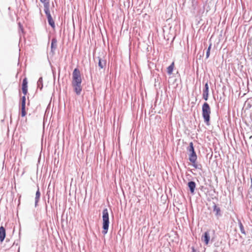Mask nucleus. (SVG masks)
<instances>
[{
    "label": "nucleus",
    "mask_w": 252,
    "mask_h": 252,
    "mask_svg": "<svg viewBox=\"0 0 252 252\" xmlns=\"http://www.w3.org/2000/svg\"><path fill=\"white\" fill-rule=\"evenodd\" d=\"M73 89L77 95H80L82 90L81 84H72Z\"/></svg>",
    "instance_id": "6"
},
{
    "label": "nucleus",
    "mask_w": 252,
    "mask_h": 252,
    "mask_svg": "<svg viewBox=\"0 0 252 252\" xmlns=\"http://www.w3.org/2000/svg\"><path fill=\"white\" fill-rule=\"evenodd\" d=\"M206 0L207 1L208 0Z\"/></svg>",
    "instance_id": "27"
},
{
    "label": "nucleus",
    "mask_w": 252,
    "mask_h": 252,
    "mask_svg": "<svg viewBox=\"0 0 252 252\" xmlns=\"http://www.w3.org/2000/svg\"><path fill=\"white\" fill-rule=\"evenodd\" d=\"M204 90H209V86L207 83H206L205 85V89Z\"/></svg>",
    "instance_id": "21"
},
{
    "label": "nucleus",
    "mask_w": 252,
    "mask_h": 252,
    "mask_svg": "<svg viewBox=\"0 0 252 252\" xmlns=\"http://www.w3.org/2000/svg\"><path fill=\"white\" fill-rule=\"evenodd\" d=\"M209 95V90H203V98L205 100H207Z\"/></svg>",
    "instance_id": "16"
},
{
    "label": "nucleus",
    "mask_w": 252,
    "mask_h": 252,
    "mask_svg": "<svg viewBox=\"0 0 252 252\" xmlns=\"http://www.w3.org/2000/svg\"><path fill=\"white\" fill-rule=\"evenodd\" d=\"M211 46H212V44L211 43L210 44L209 46L208 47V48L207 50L210 51L211 50Z\"/></svg>",
    "instance_id": "24"
},
{
    "label": "nucleus",
    "mask_w": 252,
    "mask_h": 252,
    "mask_svg": "<svg viewBox=\"0 0 252 252\" xmlns=\"http://www.w3.org/2000/svg\"><path fill=\"white\" fill-rule=\"evenodd\" d=\"M5 229L3 226L0 227V241L2 242L5 237Z\"/></svg>",
    "instance_id": "8"
},
{
    "label": "nucleus",
    "mask_w": 252,
    "mask_h": 252,
    "mask_svg": "<svg viewBox=\"0 0 252 252\" xmlns=\"http://www.w3.org/2000/svg\"><path fill=\"white\" fill-rule=\"evenodd\" d=\"M45 13L47 16V19L49 25L53 28H54L55 27V23L52 19L51 15L50 12L49 8H48L47 7L44 9Z\"/></svg>",
    "instance_id": "4"
},
{
    "label": "nucleus",
    "mask_w": 252,
    "mask_h": 252,
    "mask_svg": "<svg viewBox=\"0 0 252 252\" xmlns=\"http://www.w3.org/2000/svg\"><path fill=\"white\" fill-rule=\"evenodd\" d=\"M210 51L207 50L206 53V58H208L210 56Z\"/></svg>",
    "instance_id": "22"
},
{
    "label": "nucleus",
    "mask_w": 252,
    "mask_h": 252,
    "mask_svg": "<svg viewBox=\"0 0 252 252\" xmlns=\"http://www.w3.org/2000/svg\"><path fill=\"white\" fill-rule=\"evenodd\" d=\"M202 116L204 118V122L207 125H210V119L211 114V108L209 105L205 102L202 105Z\"/></svg>",
    "instance_id": "2"
},
{
    "label": "nucleus",
    "mask_w": 252,
    "mask_h": 252,
    "mask_svg": "<svg viewBox=\"0 0 252 252\" xmlns=\"http://www.w3.org/2000/svg\"><path fill=\"white\" fill-rule=\"evenodd\" d=\"M240 228L241 232L242 233H245L244 228L243 224L241 223H240Z\"/></svg>",
    "instance_id": "20"
},
{
    "label": "nucleus",
    "mask_w": 252,
    "mask_h": 252,
    "mask_svg": "<svg viewBox=\"0 0 252 252\" xmlns=\"http://www.w3.org/2000/svg\"><path fill=\"white\" fill-rule=\"evenodd\" d=\"M81 83L82 78L80 71L78 68H75L72 73V84Z\"/></svg>",
    "instance_id": "3"
},
{
    "label": "nucleus",
    "mask_w": 252,
    "mask_h": 252,
    "mask_svg": "<svg viewBox=\"0 0 252 252\" xmlns=\"http://www.w3.org/2000/svg\"><path fill=\"white\" fill-rule=\"evenodd\" d=\"M26 96H22L21 99V116L22 117H25L27 114L26 111Z\"/></svg>",
    "instance_id": "5"
},
{
    "label": "nucleus",
    "mask_w": 252,
    "mask_h": 252,
    "mask_svg": "<svg viewBox=\"0 0 252 252\" xmlns=\"http://www.w3.org/2000/svg\"><path fill=\"white\" fill-rule=\"evenodd\" d=\"M40 1L44 4V9L47 7L48 8H49L50 4L49 0H40Z\"/></svg>",
    "instance_id": "18"
},
{
    "label": "nucleus",
    "mask_w": 252,
    "mask_h": 252,
    "mask_svg": "<svg viewBox=\"0 0 252 252\" xmlns=\"http://www.w3.org/2000/svg\"><path fill=\"white\" fill-rule=\"evenodd\" d=\"M106 65V62L102 61L100 58H98V66L100 69L103 68Z\"/></svg>",
    "instance_id": "15"
},
{
    "label": "nucleus",
    "mask_w": 252,
    "mask_h": 252,
    "mask_svg": "<svg viewBox=\"0 0 252 252\" xmlns=\"http://www.w3.org/2000/svg\"><path fill=\"white\" fill-rule=\"evenodd\" d=\"M40 197V192L39 191V189H38L36 191V194H35V205H36L37 203H38L39 198Z\"/></svg>",
    "instance_id": "17"
},
{
    "label": "nucleus",
    "mask_w": 252,
    "mask_h": 252,
    "mask_svg": "<svg viewBox=\"0 0 252 252\" xmlns=\"http://www.w3.org/2000/svg\"><path fill=\"white\" fill-rule=\"evenodd\" d=\"M42 81V78H40L39 79V81Z\"/></svg>",
    "instance_id": "26"
},
{
    "label": "nucleus",
    "mask_w": 252,
    "mask_h": 252,
    "mask_svg": "<svg viewBox=\"0 0 252 252\" xmlns=\"http://www.w3.org/2000/svg\"><path fill=\"white\" fill-rule=\"evenodd\" d=\"M109 224V214L107 208L103 209L102 211V233L106 234L108 230Z\"/></svg>",
    "instance_id": "1"
},
{
    "label": "nucleus",
    "mask_w": 252,
    "mask_h": 252,
    "mask_svg": "<svg viewBox=\"0 0 252 252\" xmlns=\"http://www.w3.org/2000/svg\"><path fill=\"white\" fill-rule=\"evenodd\" d=\"M195 183L193 181H190L188 183V187H189L190 192L193 193L194 191V189L195 188Z\"/></svg>",
    "instance_id": "11"
},
{
    "label": "nucleus",
    "mask_w": 252,
    "mask_h": 252,
    "mask_svg": "<svg viewBox=\"0 0 252 252\" xmlns=\"http://www.w3.org/2000/svg\"><path fill=\"white\" fill-rule=\"evenodd\" d=\"M174 68V63L173 62L170 66L167 68V73L168 74H171L172 73L173 69Z\"/></svg>",
    "instance_id": "14"
},
{
    "label": "nucleus",
    "mask_w": 252,
    "mask_h": 252,
    "mask_svg": "<svg viewBox=\"0 0 252 252\" xmlns=\"http://www.w3.org/2000/svg\"><path fill=\"white\" fill-rule=\"evenodd\" d=\"M210 240V236L208 232H205L204 235L202 237V240L203 241L206 245H207Z\"/></svg>",
    "instance_id": "10"
},
{
    "label": "nucleus",
    "mask_w": 252,
    "mask_h": 252,
    "mask_svg": "<svg viewBox=\"0 0 252 252\" xmlns=\"http://www.w3.org/2000/svg\"><path fill=\"white\" fill-rule=\"evenodd\" d=\"M188 151L190 153L195 152L192 142H190L189 143V148L188 149Z\"/></svg>",
    "instance_id": "19"
},
{
    "label": "nucleus",
    "mask_w": 252,
    "mask_h": 252,
    "mask_svg": "<svg viewBox=\"0 0 252 252\" xmlns=\"http://www.w3.org/2000/svg\"><path fill=\"white\" fill-rule=\"evenodd\" d=\"M197 159V156L195 152L190 153L189 157V161L192 163H194Z\"/></svg>",
    "instance_id": "9"
},
{
    "label": "nucleus",
    "mask_w": 252,
    "mask_h": 252,
    "mask_svg": "<svg viewBox=\"0 0 252 252\" xmlns=\"http://www.w3.org/2000/svg\"><path fill=\"white\" fill-rule=\"evenodd\" d=\"M57 45V40L55 38H53L51 41V48L52 51H53L54 50H55L56 49Z\"/></svg>",
    "instance_id": "12"
},
{
    "label": "nucleus",
    "mask_w": 252,
    "mask_h": 252,
    "mask_svg": "<svg viewBox=\"0 0 252 252\" xmlns=\"http://www.w3.org/2000/svg\"><path fill=\"white\" fill-rule=\"evenodd\" d=\"M251 188L252 189V179H251Z\"/></svg>",
    "instance_id": "25"
},
{
    "label": "nucleus",
    "mask_w": 252,
    "mask_h": 252,
    "mask_svg": "<svg viewBox=\"0 0 252 252\" xmlns=\"http://www.w3.org/2000/svg\"><path fill=\"white\" fill-rule=\"evenodd\" d=\"M191 252H196V251L194 247L191 248Z\"/></svg>",
    "instance_id": "23"
},
{
    "label": "nucleus",
    "mask_w": 252,
    "mask_h": 252,
    "mask_svg": "<svg viewBox=\"0 0 252 252\" xmlns=\"http://www.w3.org/2000/svg\"><path fill=\"white\" fill-rule=\"evenodd\" d=\"M213 211L215 212L216 215L220 216V207L215 204L213 206Z\"/></svg>",
    "instance_id": "13"
},
{
    "label": "nucleus",
    "mask_w": 252,
    "mask_h": 252,
    "mask_svg": "<svg viewBox=\"0 0 252 252\" xmlns=\"http://www.w3.org/2000/svg\"><path fill=\"white\" fill-rule=\"evenodd\" d=\"M22 90L24 94V96H26L28 93V81L26 78H25L23 80Z\"/></svg>",
    "instance_id": "7"
}]
</instances>
